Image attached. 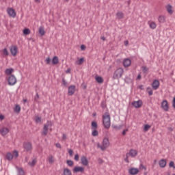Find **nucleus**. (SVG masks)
<instances>
[{
  "mask_svg": "<svg viewBox=\"0 0 175 175\" xmlns=\"http://www.w3.org/2000/svg\"><path fill=\"white\" fill-rule=\"evenodd\" d=\"M101 107H102V109H106L107 105H106V103L105 101H103L101 103Z\"/></svg>",
  "mask_w": 175,
  "mask_h": 175,
  "instance_id": "603ef678",
  "label": "nucleus"
},
{
  "mask_svg": "<svg viewBox=\"0 0 175 175\" xmlns=\"http://www.w3.org/2000/svg\"><path fill=\"white\" fill-rule=\"evenodd\" d=\"M14 72V69L13 68H7L5 70V75H12Z\"/></svg>",
  "mask_w": 175,
  "mask_h": 175,
  "instance_id": "473e14b6",
  "label": "nucleus"
},
{
  "mask_svg": "<svg viewBox=\"0 0 175 175\" xmlns=\"http://www.w3.org/2000/svg\"><path fill=\"white\" fill-rule=\"evenodd\" d=\"M74 159L77 162L79 161V159H80V157L79 156V154H77L75 155Z\"/></svg>",
  "mask_w": 175,
  "mask_h": 175,
  "instance_id": "3c124183",
  "label": "nucleus"
},
{
  "mask_svg": "<svg viewBox=\"0 0 175 175\" xmlns=\"http://www.w3.org/2000/svg\"><path fill=\"white\" fill-rule=\"evenodd\" d=\"M3 53L4 55H5L6 57H8V55H9V52L8 51V49L6 48H5L3 49Z\"/></svg>",
  "mask_w": 175,
  "mask_h": 175,
  "instance_id": "49530a36",
  "label": "nucleus"
},
{
  "mask_svg": "<svg viewBox=\"0 0 175 175\" xmlns=\"http://www.w3.org/2000/svg\"><path fill=\"white\" fill-rule=\"evenodd\" d=\"M132 105L133 106H134V107H135V109H139L142 107V106H143V101H142L141 100L134 101L132 103Z\"/></svg>",
  "mask_w": 175,
  "mask_h": 175,
  "instance_id": "9d476101",
  "label": "nucleus"
},
{
  "mask_svg": "<svg viewBox=\"0 0 175 175\" xmlns=\"http://www.w3.org/2000/svg\"><path fill=\"white\" fill-rule=\"evenodd\" d=\"M0 133L1 136H6L7 133H9V129L6 127L0 129Z\"/></svg>",
  "mask_w": 175,
  "mask_h": 175,
  "instance_id": "4468645a",
  "label": "nucleus"
},
{
  "mask_svg": "<svg viewBox=\"0 0 175 175\" xmlns=\"http://www.w3.org/2000/svg\"><path fill=\"white\" fill-rule=\"evenodd\" d=\"M158 21L159 23H165V16H159Z\"/></svg>",
  "mask_w": 175,
  "mask_h": 175,
  "instance_id": "c9c22d12",
  "label": "nucleus"
},
{
  "mask_svg": "<svg viewBox=\"0 0 175 175\" xmlns=\"http://www.w3.org/2000/svg\"><path fill=\"white\" fill-rule=\"evenodd\" d=\"M38 99H39V94L36 93L34 100H36V102H38Z\"/></svg>",
  "mask_w": 175,
  "mask_h": 175,
  "instance_id": "5fc2aeb1",
  "label": "nucleus"
},
{
  "mask_svg": "<svg viewBox=\"0 0 175 175\" xmlns=\"http://www.w3.org/2000/svg\"><path fill=\"white\" fill-rule=\"evenodd\" d=\"M55 146H56V147L57 148H61V144H59V143H57L56 144H55Z\"/></svg>",
  "mask_w": 175,
  "mask_h": 175,
  "instance_id": "052dcab7",
  "label": "nucleus"
},
{
  "mask_svg": "<svg viewBox=\"0 0 175 175\" xmlns=\"http://www.w3.org/2000/svg\"><path fill=\"white\" fill-rule=\"evenodd\" d=\"M161 107L164 111H169V103H167V100H163L161 103Z\"/></svg>",
  "mask_w": 175,
  "mask_h": 175,
  "instance_id": "6e6552de",
  "label": "nucleus"
},
{
  "mask_svg": "<svg viewBox=\"0 0 175 175\" xmlns=\"http://www.w3.org/2000/svg\"><path fill=\"white\" fill-rule=\"evenodd\" d=\"M128 129H124L122 132V134L123 135H126V132H128Z\"/></svg>",
  "mask_w": 175,
  "mask_h": 175,
  "instance_id": "13d9d810",
  "label": "nucleus"
},
{
  "mask_svg": "<svg viewBox=\"0 0 175 175\" xmlns=\"http://www.w3.org/2000/svg\"><path fill=\"white\" fill-rule=\"evenodd\" d=\"M112 128H113V129H121V128H122V126L120 125V126H117L116 124H112Z\"/></svg>",
  "mask_w": 175,
  "mask_h": 175,
  "instance_id": "c03bdc74",
  "label": "nucleus"
},
{
  "mask_svg": "<svg viewBox=\"0 0 175 175\" xmlns=\"http://www.w3.org/2000/svg\"><path fill=\"white\" fill-rule=\"evenodd\" d=\"M103 126L105 129H109L111 126V118H110V113L106 111L102 116Z\"/></svg>",
  "mask_w": 175,
  "mask_h": 175,
  "instance_id": "f257e3e1",
  "label": "nucleus"
},
{
  "mask_svg": "<svg viewBox=\"0 0 175 175\" xmlns=\"http://www.w3.org/2000/svg\"><path fill=\"white\" fill-rule=\"evenodd\" d=\"M48 161H49V163H50V165H53V163L55 162V158H54V156L51 154L48 157Z\"/></svg>",
  "mask_w": 175,
  "mask_h": 175,
  "instance_id": "6ab92c4d",
  "label": "nucleus"
},
{
  "mask_svg": "<svg viewBox=\"0 0 175 175\" xmlns=\"http://www.w3.org/2000/svg\"><path fill=\"white\" fill-rule=\"evenodd\" d=\"M110 146V142L109 141V138H104L102 142V145L100 143L97 144V147L100 148L101 151H105L106 148Z\"/></svg>",
  "mask_w": 175,
  "mask_h": 175,
  "instance_id": "f03ea898",
  "label": "nucleus"
},
{
  "mask_svg": "<svg viewBox=\"0 0 175 175\" xmlns=\"http://www.w3.org/2000/svg\"><path fill=\"white\" fill-rule=\"evenodd\" d=\"M14 156L10 153L8 152L5 155V158L8 161H12L13 159Z\"/></svg>",
  "mask_w": 175,
  "mask_h": 175,
  "instance_id": "bb28decb",
  "label": "nucleus"
},
{
  "mask_svg": "<svg viewBox=\"0 0 175 175\" xmlns=\"http://www.w3.org/2000/svg\"><path fill=\"white\" fill-rule=\"evenodd\" d=\"M66 163H67L68 166H73V165H75V163L72 160H68L66 161Z\"/></svg>",
  "mask_w": 175,
  "mask_h": 175,
  "instance_id": "58836bf2",
  "label": "nucleus"
},
{
  "mask_svg": "<svg viewBox=\"0 0 175 175\" xmlns=\"http://www.w3.org/2000/svg\"><path fill=\"white\" fill-rule=\"evenodd\" d=\"M76 92V86L75 85L68 87V95L72 96Z\"/></svg>",
  "mask_w": 175,
  "mask_h": 175,
  "instance_id": "9b49d317",
  "label": "nucleus"
},
{
  "mask_svg": "<svg viewBox=\"0 0 175 175\" xmlns=\"http://www.w3.org/2000/svg\"><path fill=\"white\" fill-rule=\"evenodd\" d=\"M62 139L63 140H66V135L65 134H63Z\"/></svg>",
  "mask_w": 175,
  "mask_h": 175,
  "instance_id": "69168bd1",
  "label": "nucleus"
},
{
  "mask_svg": "<svg viewBox=\"0 0 175 175\" xmlns=\"http://www.w3.org/2000/svg\"><path fill=\"white\" fill-rule=\"evenodd\" d=\"M62 84L64 85V87H66L68 85V82H66V80H65V78H62Z\"/></svg>",
  "mask_w": 175,
  "mask_h": 175,
  "instance_id": "de8ad7c7",
  "label": "nucleus"
},
{
  "mask_svg": "<svg viewBox=\"0 0 175 175\" xmlns=\"http://www.w3.org/2000/svg\"><path fill=\"white\" fill-rule=\"evenodd\" d=\"M46 65H50L52 62V60L50 57H46Z\"/></svg>",
  "mask_w": 175,
  "mask_h": 175,
  "instance_id": "a18cd8bd",
  "label": "nucleus"
},
{
  "mask_svg": "<svg viewBox=\"0 0 175 175\" xmlns=\"http://www.w3.org/2000/svg\"><path fill=\"white\" fill-rule=\"evenodd\" d=\"M38 33L41 36H44V34L46 33V31H44V27H40L38 29Z\"/></svg>",
  "mask_w": 175,
  "mask_h": 175,
  "instance_id": "aec40b11",
  "label": "nucleus"
},
{
  "mask_svg": "<svg viewBox=\"0 0 175 175\" xmlns=\"http://www.w3.org/2000/svg\"><path fill=\"white\" fill-rule=\"evenodd\" d=\"M139 169H140V170H143V169H144V170H147V168L144 165H143V164L140 165Z\"/></svg>",
  "mask_w": 175,
  "mask_h": 175,
  "instance_id": "864d4df0",
  "label": "nucleus"
},
{
  "mask_svg": "<svg viewBox=\"0 0 175 175\" xmlns=\"http://www.w3.org/2000/svg\"><path fill=\"white\" fill-rule=\"evenodd\" d=\"M92 136H98V135H99V133L98 132V131H96V129H92Z\"/></svg>",
  "mask_w": 175,
  "mask_h": 175,
  "instance_id": "79ce46f5",
  "label": "nucleus"
},
{
  "mask_svg": "<svg viewBox=\"0 0 175 175\" xmlns=\"http://www.w3.org/2000/svg\"><path fill=\"white\" fill-rule=\"evenodd\" d=\"M51 125V122H47L46 124H44L43 130L42 135H44V136H47V133H49V126Z\"/></svg>",
  "mask_w": 175,
  "mask_h": 175,
  "instance_id": "0eeeda50",
  "label": "nucleus"
},
{
  "mask_svg": "<svg viewBox=\"0 0 175 175\" xmlns=\"http://www.w3.org/2000/svg\"><path fill=\"white\" fill-rule=\"evenodd\" d=\"M23 33L24 35H29V33H31V30H29V29H25L23 30Z\"/></svg>",
  "mask_w": 175,
  "mask_h": 175,
  "instance_id": "ea45409f",
  "label": "nucleus"
},
{
  "mask_svg": "<svg viewBox=\"0 0 175 175\" xmlns=\"http://www.w3.org/2000/svg\"><path fill=\"white\" fill-rule=\"evenodd\" d=\"M125 83H126L127 84H131L133 83V80L132 79V78L129 77H126L125 79H124Z\"/></svg>",
  "mask_w": 175,
  "mask_h": 175,
  "instance_id": "cd10ccee",
  "label": "nucleus"
},
{
  "mask_svg": "<svg viewBox=\"0 0 175 175\" xmlns=\"http://www.w3.org/2000/svg\"><path fill=\"white\" fill-rule=\"evenodd\" d=\"M73 172L74 173H84V167H75V168L73 169Z\"/></svg>",
  "mask_w": 175,
  "mask_h": 175,
  "instance_id": "ddd939ff",
  "label": "nucleus"
},
{
  "mask_svg": "<svg viewBox=\"0 0 175 175\" xmlns=\"http://www.w3.org/2000/svg\"><path fill=\"white\" fill-rule=\"evenodd\" d=\"M149 27L151 29H155V28H157V23H155V22H150Z\"/></svg>",
  "mask_w": 175,
  "mask_h": 175,
  "instance_id": "7c9ffc66",
  "label": "nucleus"
},
{
  "mask_svg": "<svg viewBox=\"0 0 175 175\" xmlns=\"http://www.w3.org/2000/svg\"><path fill=\"white\" fill-rule=\"evenodd\" d=\"M35 121L36 124H40V122H42V118L39 116H36Z\"/></svg>",
  "mask_w": 175,
  "mask_h": 175,
  "instance_id": "e433bc0d",
  "label": "nucleus"
},
{
  "mask_svg": "<svg viewBox=\"0 0 175 175\" xmlns=\"http://www.w3.org/2000/svg\"><path fill=\"white\" fill-rule=\"evenodd\" d=\"M81 50H85V45L82 44V45L81 46Z\"/></svg>",
  "mask_w": 175,
  "mask_h": 175,
  "instance_id": "680f3d73",
  "label": "nucleus"
},
{
  "mask_svg": "<svg viewBox=\"0 0 175 175\" xmlns=\"http://www.w3.org/2000/svg\"><path fill=\"white\" fill-rule=\"evenodd\" d=\"M17 83V79L13 75H10L8 78V85H14Z\"/></svg>",
  "mask_w": 175,
  "mask_h": 175,
  "instance_id": "423d86ee",
  "label": "nucleus"
},
{
  "mask_svg": "<svg viewBox=\"0 0 175 175\" xmlns=\"http://www.w3.org/2000/svg\"><path fill=\"white\" fill-rule=\"evenodd\" d=\"M150 128H151V125L146 124L144 128V132H148V129H150Z\"/></svg>",
  "mask_w": 175,
  "mask_h": 175,
  "instance_id": "4c0bfd02",
  "label": "nucleus"
},
{
  "mask_svg": "<svg viewBox=\"0 0 175 175\" xmlns=\"http://www.w3.org/2000/svg\"><path fill=\"white\" fill-rule=\"evenodd\" d=\"M77 65H83L84 64V57L81 58L80 59H78L76 62Z\"/></svg>",
  "mask_w": 175,
  "mask_h": 175,
  "instance_id": "f704fd0d",
  "label": "nucleus"
},
{
  "mask_svg": "<svg viewBox=\"0 0 175 175\" xmlns=\"http://www.w3.org/2000/svg\"><path fill=\"white\" fill-rule=\"evenodd\" d=\"M64 175H72V172L70 170L66 168L64 170Z\"/></svg>",
  "mask_w": 175,
  "mask_h": 175,
  "instance_id": "72a5a7b5",
  "label": "nucleus"
},
{
  "mask_svg": "<svg viewBox=\"0 0 175 175\" xmlns=\"http://www.w3.org/2000/svg\"><path fill=\"white\" fill-rule=\"evenodd\" d=\"M137 79H138V80H140V79H142V75H138V76H137Z\"/></svg>",
  "mask_w": 175,
  "mask_h": 175,
  "instance_id": "774afa93",
  "label": "nucleus"
},
{
  "mask_svg": "<svg viewBox=\"0 0 175 175\" xmlns=\"http://www.w3.org/2000/svg\"><path fill=\"white\" fill-rule=\"evenodd\" d=\"M23 147L25 151H27V152L32 151V143L31 142H24L23 144Z\"/></svg>",
  "mask_w": 175,
  "mask_h": 175,
  "instance_id": "20e7f679",
  "label": "nucleus"
},
{
  "mask_svg": "<svg viewBox=\"0 0 175 175\" xmlns=\"http://www.w3.org/2000/svg\"><path fill=\"white\" fill-rule=\"evenodd\" d=\"M14 111L16 113V114H18L20 111H21V107L18 105H16L15 109H14Z\"/></svg>",
  "mask_w": 175,
  "mask_h": 175,
  "instance_id": "393cba45",
  "label": "nucleus"
},
{
  "mask_svg": "<svg viewBox=\"0 0 175 175\" xmlns=\"http://www.w3.org/2000/svg\"><path fill=\"white\" fill-rule=\"evenodd\" d=\"M131 64H132V61L129 58H126L123 61V65H124V68H129V66H131Z\"/></svg>",
  "mask_w": 175,
  "mask_h": 175,
  "instance_id": "f8f14e48",
  "label": "nucleus"
},
{
  "mask_svg": "<svg viewBox=\"0 0 175 175\" xmlns=\"http://www.w3.org/2000/svg\"><path fill=\"white\" fill-rule=\"evenodd\" d=\"M124 162H126V163H129V159L128 158H124Z\"/></svg>",
  "mask_w": 175,
  "mask_h": 175,
  "instance_id": "0e129e2a",
  "label": "nucleus"
},
{
  "mask_svg": "<svg viewBox=\"0 0 175 175\" xmlns=\"http://www.w3.org/2000/svg\"><path fill=\"white\" fill-rule=\"evenodd\" d=\"M159 165L160 167H166V160L161 159L159 161Z\"/></svg>",
  "mask_w": 175,
  "mask_h": 175,
  "instance_id": "412c9836",
  "label": "nucleus"
},
{
  "mask_svg": "<svg viewBox=\"0 0 175 175\" xmlns=\"http://www.w3.org/2000/svg\"><path fill=\"white\" fill-rule=\"evenodd\" d=\"M81 164L83 165V166H88V159H87V157L85 156H83L81 158Z\"/></svg>",
  "mask_w": 175,
  "mask_h": 175,
  "instance_id": "f3484780",
  "label": "nucleus"
},
{
  "mask_svg": "<svg viewBox=\"0 0 175 175\" xmlns=\"http://www.w3.org/2000/svg\"><path fill=\"white\" fill-rule=\"evenodd\" d=\"M116 18H118V20H121L122 18H124V13L121 12H118L116 13Z\"/></svg>",
  "mask_w": 175,
  "mask_h": 175,
  "instance_id": "b1692460",
  "label": "nucleus"
},
{
  "mask_svg": "<svg viewBox=\"0 0 175 175\" xmlns=\"http://www.w3.org/2000/svg\"><path fill=\"white\" fill-rule=\"evenodd\" d=\"M142 72L147 75V73H148V68H147L146 66H142Z\"/></svg>",
  "mask_w": 175,
  "mask_h": 175,
  "instance_id": "a19ab883",
  "label": "nucleus"
},
{
  "mask_svg": "<svg viewBox=\"0 0 175 175\" xmlns=\"http://www.w3.org/2000/svg\"><path fill=\"white\" fill-rule=\"evenodd\" d=\"M92 129H98V122L93 121L92 122Z\"/></svg>",
  "mask_w": 175,
  "mask_h": 175,
  "instance_id": "c756f323",
  "label": "nucleus"
},
{
  "mask_svg": "<svg viewBox=\"0 0 175 175\" xmlns=\"http://www.w3.org/2000/svg\"><path fill=\"white\" fill-rule=\"evenodd\" d=\"M172 107H174V109H175V97L173 98V100H172Z\"/></svg>",
  "mask_w": 175,
  "mask_h": 175,
  "instance_id": "bf43d9fd",
  "label": "nucleus"
},
{
  "mask_svg": "<svg viewBox=\"0 0 175 175\" xmlns=\"http://www.w3.org/2000/svg\"><path fill=\"white\" fill-rule=\"evenodd\" d=\"M38 162V160L36 159H33L31 162H29L28 165L31 166V167H33L35 165H36V163Z\"/></svg>",
  "mask_w": 175,
  "mask_h": 175,
  "instance_id": "a878e982",
  "label": "nucleus"
},
{
  "mask_svg": "<svg viewBox=\"0 0 175 175\" xmlns=\"http://www.w3.org/2000/svg\"><path fill=\"white\" fill-rule=\"evenodd\" d=\"M4 119H5V116H3V115H1L0 120H4Z\"/></svg>",
  "mask_w": 175,
  "mask_h": 175,
  "instance_id": "338daca9",
  "label": "nucleus"
},
{
  "mask_svg": "<svg viewBox=\"0 0 175 175\" xmlns=\"http://www.w3.org/2000/svg\"><path fill=\"white\" fill-rule=\"evenodd\" d=\"M95 80L99 84H102L103 83V78H102V77H100V76L96 75Z\"/></svg>",
  "mask_w": 175,
  "mask_h": 175,
  "instance_id": "5701e85b",
  "label": "nucleus"
},
{
  "mask_svg": "<svg viewBox=\"0 0 175 175\" xmlns=\"http://www.w3.org/2000/svg\"><path fill=\"white\" fill-rule=\"evenodd\" d=\"M122 75H124V69L122 68H119L114 72L113 79L114 80H118V79H121Z\"/></svg>",
  "mask_w": 175,
  "mask_h": 175,
  "instance_id": "7ed1b4c3",
  "label": "nucleus"
},
{
  "mask_svg": "<svg viewBox=\"0 0 175 175\" xmlns=\"http://www.w3.org/2000/svg\"><path fill=\"white\" fill-rule=\"evenodd\" d=\"M130 156H131V158H135L137 155V150L131 149L129 151Z\"/></svg>",
  "mask_w": 175,
  "mask_h": 175,
  "instance_id": "a211bd4d",
  "label": "nucleus"
},
{
  "mask_svg": "<svg viewBox=\"0 0 175 175\" xmlns=\"http://www.w3.org/2000/svg\"><path fill=\"white\" fill-rule=\"evenodd\" d=\"M98 163H99L100 165H102V163H103L104 161H103V159L99 158V159H98Z\"/></svg>",
  "mask_w": 175,
  "mask_h": 175,
  "instance_id": "4d7b16f0",
  "label": "nucleus"
},
{
  "mask_svg": "<svg viewBox=\"0 0 175 175\" xmlns=\"http://www.w3.org/2000/svg\"><path fill=\"white\" fill-rule=\"evenodd\" d=\"M129 157H131V154L129 153V152H127L126 154V158H129Z\"/></svg>",
  "mask_w": 175,
  "mask_h": 175,
  "instance_id": "e2e57ef3",
  "label": "nucleus"
},
{
  "mask_svg": "<svg viewBox=\"0 0 175 175\" xmlns=\"http://www.w3.org/2000/svg\"><path fill=\"white\" fill-rule=\"evenodd\" d=\"M10 51L13 57H16L18 53V48L16 45H12L10 48Z\"/></svg>",
  "mask_w": 175,
  "mask_h": 175,
  "instance_id": "39448f33",
  "label": "nucleus"
},
{
  "mask_svg": "<svg viewBox=\"0 0 175 175\" xmlns=\"http://www.w3.org/2000/svg\"><path fill=\"white\" fill-rule=\"evenodd\" d=\"M129 174H131V175H136V174H137V173H139V169L133 168V167L130 168L129 170Z\"/></svg>",
  "mask_w": 175,
  "mask_h": 175,
  "instance_id": "dca6fc26",
  "label": "nucleus"
},
{
  "mask_svg": "<svg viewBox=\"0 0 175 175\" xmlns=\"http://www.w3.org/2000/svg\"><path fill=\"white\" fill-rule=\"evenodd\" d=\"M13 154H14L13 157H15V158H18V152L17 150H14L13 152Z\"/></svg>",
  "mask_w": 175,
  "mask_h": 175,
  "instance_id": "09e8293b",
  "label": "nucleus"
},
{
  "mask_svg": "<svg viewBox=\"0 0 175 175\" xmlns=\"http://www.w3.org/2000/svg\"><path fill=\"white\" fill-rule=\"evenodd\" d=\"M17 175H25L24 170L21 168L18 169Z\"/></svg>",
  "mask_w": 175,
  "mask_h": 175,
  "instance_id": "37998d69",
  "label": "nucleus"
},
{
  "mask_svg": "<svg viewBox=\"0 0 175 175\" xmlns=\"http://www.w3.org/2000/svg\"><path fill=\"white\" fill-rule=\"evenodd\" d=\"M68 154H69L70 157H72L73 155V150L70 149L68 151Z\"/></svg>",
  "mask_w": 175,
  "mask_h": 175,
  "instance_id": "6e6d98bb",
  "label": "nucleus"
},
{
  "mask_svg": "<svg viewBox=\"0 0 175 175\" xmlns=\"http://www.w3.org/2000/svg\"><path fill=\"white\" fill-rule=\"evenodd\" d=\"M58 62H59L58 57H57V56L53 57V58L52 59L53 65H57V64H58Z\"/></svg>",
  "mask_w": 175,
  "mask_h": 175,
  "instance_id": "c85d7f7f",
  "label": "nucleus"
},
{
  "mask_svg": "<svg viewBox=\"0 0 175 175\" xmlns=\"http://www.w3.org/2000/svg\"><path fill=\"white\" fill-rule=\"evenodd\" d=\"M146 91H147L149 96H152V95L154 94L152 89L150 87H148L146 89Z\"/></svg>",
  "mask_w": 175,
  "mask_h": 175,
  "instance_id": "2f4dec72",
  "label": "nucleus"
},
{
  "mask_svg": "<svg viewBox=\"0 0 175 175\" xmlns=\"http://www.w3.org/2000/svg\"><path fill=\"white\" fill-rule=\"evenodd\" d=\"M152 87L154 90H158L159 88V81L155 79L152 83Z\"/></svg>",
  "mask_w": 175,
  "mask_h": 175,
  "instance_id": "2eb2a0df",
  "label": "nucleus"
},
{
  "mask_svg": "<svg viewBox=\"0 0 175 175\" xmlns=\"http://www.w3.org/2000/svg\"><path fill=\"white\" fill-rule=\"evenodd\" d=\"M169 166H170V167H173V169H175L174 161H170Z\"/></svg>",
  "mask_w": 175,
  "mask_h": 175,
  "instance_id": "8fccbe9b",
  "label": "nucleus"
},
{
  "mask_svg": "<svg viewBox=\"0 0 175 175\" xmlns=\"http://www.w3.org/2000/svg\"><path fill=\"white\" fill-rule=\"evenodd\" d=\"M166 9H167V12L169 13V14H173V7L172 6V5L168 4L166 6Z\"/></svg>",
  "mask_w": 175,
  "mask_h": 175,
  "instance_id": "4be33fe9",
  "label": "nucleus"
},
{
  "mask_svg": "<svg viewBox=\"0 0 175 175\" xmlns=\"http://www.w3.org/2000/svg\"><path fill=\"white\" fill-rule=\"evenodd\" d=\"M7 13L10 16V17H12L13 18L16 17V11L13 8H8Z\"/></svg>",
  "mask_w": 175,
  "mask_h": 175,
  "instance_id": "1a4fd4ad",
  "label": "nucleus"
}]
</instances>
